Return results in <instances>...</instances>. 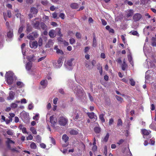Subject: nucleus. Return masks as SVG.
Segmentation results:
<instances>
[{"label":"nucleus","mask_w":156,"mask_h":156,"mask_svg":"<svg viewBox=\"0 0 156 156\" xmlns=\"http://www.w3.org/2000/svg\"><path fill=\"white\" fill-rule=\"evenodd\" d=\"M68 86L71 88L76 95L79 97H85V93L82 87L79 85L73 84L72 81H69L68 83Z\"/></svg>","instance_id":"1"},{"label":"nucleus","mask_w":156,"mask_h":156,"mask_svg":"<svg viewBox=\"0 0 156 156\" xmlns=\"http://www.w3.org/2000/svg\"><path fill=\"white\" fill-rule=\"evenodd\" d=\"M41 29L44 30V31H41V38H40V46L42 45L43 41H46L47 40V37L48 32V27L43 23H41L40 24Z\"/></svg>","instance_id":"2"},{"label":"nucleus","mask_w":156,"mask_h":156,"mask_svg":"<svg viewBox=\"0 0 156 156\" xmlns=\"http://www.w3.org/2000/svg\"><path fill=\"white\" fill-rule=\"evenodd\" d=\"M6 73L5 76L6 82L8 84L11 85L13 82L14 74L11 71H9Z\"/></svg>","instance_id":"3"},{"label":"nucleus","mask_w":156,"mask_h":156,"mask_svg":"<svg viewBox=\"0 0 156 156\" xmlns=\"http://www.w3.org/2000/svg\"><path fill=\"white\" fill-rule=\"evenodd\" d=\"M74 115L73 119L75 121H80L83 119L84 115L82 112L80 111L76 112L75 113Z\"/></svg>","instance_id":"4"},{"label":"nucleus","mask_w":156,"mask_h":156,"mask_svg":"<svg viewBox=\"0 0 156 156\" xmlns=\"http://www.w3.org/2000/svg\"><path fill=\"white\" fill-rule=\"evenodd\" d=\"M21 118L25 122H28L30 119L29 115L28 113L25 112H23L20 114Z\"/></svg>","instance_id":"5"},{"label":"nucleus","mask_w":156,"mask_h":156,"mask_svg":"<svg viewBox=\"0 0 156 156\" xmlns=\"http://www.w3.org/2000/svg\"><path fill=\"white\" fill-rule=\"evenodd\" d=\"M58 122L60 126H64L68 123V120L66 118L62 116L59 118Z\"/></svg>","instance_id":"6"},{"label":"nucleus","mask_w":156,"mask_h":156,"mask_svg":"<svg viewBox=\"0 0 156 156\" xmlns=\"http://www.w3.org/2000/svg\"><path fill=\"white\" fill-rule=\"evenodd\" d=\"M141 132L143 135L144 138L149 139L151 137L150 135L151 131L145 129H142L141 130Z\"/></svg>","instance_id":"7"},{"label":"nucleus","mask_w":156,"mask_h":156,"mask_svg":"<svg viewBox=\"0 0 156 156\" xmlns=\"http://www.w3.org/2000/svg\"><path fill=\"white\" fill-rule=\"evenodd\" d=\"M74 59L72 58L68 60L66 62V63L65 64V66L67 69L70 70L72 69L73 64L72 62L74 61Z\"/></svg>","instance_id":"8"},{"label":"nucleus","mask_w":156,"mask_h":156,"mask_svg":"<svg viewBox=\"0 0 156 156\" xmlns=\"http://www.w3.org/2000/svg\"><path fill=\"white\" fill-rule=\"evenodd\" d=\"M54 116V115H52L50 117V122L51 123L52 126L55 127L57 123V120L56 119Z\"/></svg>","instance_id":"9"},{"label":"nucleus","mask_w":156,"mask_h":156,"mask_svg":"<svg viewBox=\"0 0 156 156\" xmlns=\"http://www.w3.org/2000/svg\"><path fill=\"white\" fill-rule=\"evenodd\" d=\"M30 47L31 48H36L38 46V44L37 41H30L29 42Z\"/></svg>","instance_id":"10"},{"label":"nucleus","mask_w":156,"mask_h":156,"mask_svg":"<svg viewBox=\"0 0 156 156\" xmlns=\"http://www.w3.org/2000/svg\"><path fill=\"white\" fill-rule=\"evenodd\" d=\"M13 29H9V31L7 32V36L9 38H12L13 36Z\"/></svg>","instance_id":"11"},{"label":"nucleus","mask_w":156,"mask_h":156,"mask_svg":"<svg viewBox=\"0 0 156 156\" xmlns=\"http://www.w3.org/2000/svg\"><path fill=\"white\" fill-rule=\"evenodd\" d=\"M141 17V15L140 14L136 13L134 15L133 18L134 21H136L139 20Z\"/></svg>","instance_id":"12"},{"label":"nucleus","mask_w":156,"mask_h":156,"mask_svg":"<svg viewBox=\"0 0 156 156\" xmlns=\"http://www.w3.org/2000/svg\"><path fill=\"white\" fill-rule=\"evenodd\" d=\"M33 25L35 28H38L39 27V20L38 18H35L33 21Z\"/></svg>","instance_id":"13"},{"label":"nucleus","mask_w":156,"mask_h":156,"mask_svg":"<svg viewBox=\"0 0 156 156\" xmlns=\"http://www.w3.org/2000/svg\"><path fill=\"white\" fill-rule=\"evenodd\" d=\"M48 82L46 80H44L41 82V84L43 88H45L47 86Z\"/></svg>","instance_id":"14"},{"label":"nucleus","mask_w":156,"mask_h":156,"mask_svg":"<svg viewBox=\"0 0 156 156\" xmlns=\"http://www.w3.org/2000/svg\"><path fill=\"white\" fill-rule=\"evenodd\" d=\"M48 34L51 38H54L56 36V34H55V30H51L49 32Z\"/></svg>","instance_id":"15"},{"label":"nucleus","mask_w":156,"mask_h":156,"mask_svg":"<svg viewBox=\"0 0 156 156\" xmlns=\"http://www.w3.org/2000/svg\"><path fill=\"white\" fill-rule=\"evenodd\" d=\"M62 61L61 59H59L56 63L57 65L55 66V67L56 68H59L60 67L62 64Z\"/></svg>","instance_id":"16"},{"label":"nucleus","mask_w":156,"mask_h":156,"mask_svg":"<svg viewBox=\"0 0 156 156\" xmlns=\"http://www.w3.org/2000/svg\"><path fill=\"white\" fill-rule=\"evenodd\" d=\"M30 12L32 14H36L38 12V10L35 8L31 7L30 9Z\"/></svg>","instance_id":"17"},{"label":"nucleus","mask_w":156,"mask_h":156,"mask_svg":"<svg viewBox=\"0 0 156 156\" xmlns=\"http://www.w3.org/2000/svg\"><path fill=\"white\" fill-rule=\"evenodd\" d=\"M54 49L56 50V52L57 54H60L61 55L63 54V52L61 50L58 48V46H55L54 48Z\"/></svg>","instance_id":"18"},{"label":"nucleus","mask_w":156,"mask_h":156,"mask_svg":"<svg viewBox=\"0 0 156 156\" xmlns=\"http://www.w3.org/2000/svg\"><path fill=\"white\" fill-rule=\"evenodd\" d=\"M53 44V43L52 40H49L48 41V43L46 44L45 47L46 48H50L52 46Z\"/></svg>","instance_id":"19"},{"label":"nucleus","mask_w":156,"mask_h":156,"mask_svg":"<svg viewBox=\"0 0 156 156\" xmlns=\"http://www.w3.org/2000/svg\"><path fill=\"white\" fill-rule=\"evenodd\" d=\"M127 68V65L126 63V61L125 59L123 60V63L122 65V69L123 70H125Z\"/></svg>","instance_id":"20"},{"label":"nucleus","mask_w":156,"mask_h":156,"mask_svg":"<svg viewBox=\"0 0 156 156\" xmlns=\"http://www.w3.org/2000/svg\"><path fill=\"white\" fill-rule=\"evenodd\" d=\"M69 133L71 135H77L78 133V129H71Z\"/></svg>","instance_id":"21"},{"label":"nucleus","mask_w":156,"mask_h":156,"mask_svg":"<svg viewBox=\"0 0 156 156\" xmlns=\"http://www.w3.org/2000/svg\"><path fill=\"white\" fill-rule=\"evenodd\" d=\"M87 115L89 117L90 119H93L94 118V117L96 116L95 115L94 113L93 112H88Z\"/></svg>","instance_id":"22"},{"label":"nucleus","mask_w":156,"mask_h":156,"mask_svg":"<svg viewBox=\"0 0 156 156\" xmlns=\"http://www.w3.org/2000/svg\"><path fill=\"white\" fill-rule=\"evenodd\" d=\"M92 45L94 47H96L97 46V41L95 36H93Z\"/></svg>","instance_id":"23"},{"label":"nucleus","mask_w":156,"mask_h":156,"mask_svg":"<svg viewBox=\"0 0 156 156\" xmlns=\"http://www.w3.org/2000/svg\"><path fill=\"white\" fill-rule=\"evenodd\" d=\"M62 140L65 143H66L68 141L69 139V137L66 134H64L62 137Z\"/></svg>","instance_id":"24"},{"label":"nucleus","mask_w":156,"mask_h":156,"mask_svg":"<svg viewBox=\"0 0 156 156\" xmlns=\"http://www.w3.org/2000/svg\"><path fill=\"white\" fill-rule=\"evenodd\" d=\"M32 63L30 62H27L26 65V69L28 70H30L32 67Z\"/></svg>","instance_id":"25"},{"label":"nucleus","mask_w":156,"mask_h":156,"mask_svg":"<svg viewBox=\"0 0 156 156\" xmlns=\"http://www.w3.org/2000/svg\"><path fill=\"white\" fill-rule=\"evenodd\" d=\"M70 7L73 9H76L78 8L79 5L76 3H73L71 5Z\"/></svg>","instance_id":"26"},{"label":"nucleus","mask_w":156,"mask_h":156,"mask_svg":"<svg viewBox=\"0 0 156 156\" xmlns=\"http://www.w3.org/2000/svg\"><path fill=\"white\" fill-rule=\"evenodd\" d=\"M133 10L130 9L127 10V17H129L133 15Z\"/></svg>","instance_id":"27"},{"label":"nucleus","mask_w":156,"mask_h":156,"mask_svg":"<svg viewBox=\"0 0 156 156\" xmlns=\"http://www.w3.org/2000/svg\"><path fill=\"white\" fill-rule=\"evenodd\" d=\"M16 84V85L19 88H21L24 86V84L21 81L17 82Z\"/></svg>","instance_id":"28"},{"label":"nucleus","mask_w":156,"mask_h":156,"mask_svg":"<svg viewBox=\"0 0 156 156\" xmlns=\"http://www.w3.org/2000/svg\"><path fill=\"white\" fill-rule=\"evenodd\" d=\"M41 55L42 56L40 58V61L44 59L46 57V53L44 51H42V54Z\"/></svg>","instance_id":"29"},{"label":"nucleus","mask_w":156,"mask_h":156,"mask_svg":"<svg viewBox=\"0 0 156 156\" xmlns=\"http://www.w3.org/2000/svg\"><path fill=\"white\" fill-rule=\"evenodd\" d=\"M94 131L97 133H99L101 131V128L98 127H96L94 129Z\"/></svg>","instance_id":"30"},{"label":"nucleus","mask_w":156,"mask_h":156,"mask_svg":"<svg viewBox=\"0 0 156 156\" xmlns=\"http://www.w3.org/2000/svg\"><path fill=\"white\" fill-rule=\"evenodd\" d=\"M105 115V114H101L99 116V119L101 120L102 122H104L105 121V119L104 117Z\"/></svg>","instance_id":"31"},{"label":"nucleus","mask_w":156,"mask_h":156,"mask_svg":"<svg viewBox=\"0 0 156 156\" xmlns=\"http://www.w3.org/2000/svg\"><path fill=\"white\" fill-rule=\"evenodd\" d=\"M91 63L90 62L86 61L85 62V66L86 67L89 69H91L90 65Z\"/></svg>","instance_id":"32"},{"label":"nucleus","mask_w":156,"mask_h":156,"mask_svg":"<svg viewBox=\"0 0 156 156\" xmlns=\"http://www.w3.org/2000/svg\"><path fill=\"white\" fill-rule=\"evenodd\" d=\"M109 136V134L108 133H107L106 135L105 136L103 140V141L105 142H107Z\"/></svg>","instance_id":"33"},{"label":"nucleus","mask_w":156,"mask_h":156,"mask_svg":"<svg viewBox=\"0 0 156 156\" xmlns=\"http://www.w3.org/2000/svg\"><path fill=\"white\" fill-rule=\"evenodd\" d=\"M129 33L132 34L133 35L136 36L138 37L139 36V34L136 31H131Z\"/></svg>","instance_id":"34"},{"label":"nucleus","mask_w":156,"mask_h":156,"mask_svg":"<svg viewBox=\"0 0 156 156\" xmlns=\"http://www.w3.org/2000/svg\"><path fill=\"white\" fill-rule=\"evenodd\" d=\"M90 101H94V102L96 104H99V101H98L97 98H90Z\"/></svg>","instance_id":"35"},{"label":"nucleus","mask_w":156,"mask_h":156,"mask_svg":"<svg viewBox=\"0 0 156 156\" xmlns=\"http://www.w3.org/2000/svg\"><path fill=\"white\" fill-rule=\"evenodd\" d=\"M27 38L31 40H33L34 39V37L33 36L32 34H30L27 36Z\"/></svg>","instance_id":"36"},{"label":"nucleus","mask_w":156,"mask_h":156,"mask_svg":"<svg viewBox=\"0 0 156 156\" xmlns=\"http://www.w3.org/2000/svg\"><path fill=\"white\" fill-rule=\"evenodd\" d=\"M30 130L34 134H36L37 133L36 130L33 127H31L30 128Z\"/></svg>","instance_id":"37"},{"label":"nucleus","mask_w":156,"mask_h":156,"mask_svg":"<svg viewBox=\"0 0 156 156\" xmlns=\"http://www.w3.org/2000/svg\"><path fill=\"white\" fill-rule=\"evenodd\" d=\"M128 60L130 63L132 64V58L131 55H128Z\"/></svg>","instance_id":"38"},{"label":"nucleus","mask_w":156,"mask_h":156,"mask_svg":"<svg viewBox=\"0 0 156 156\" xmlns=\"http://www.w3.org/2000/svg\"><path fill=\"white\" fill-rule=\"evenodd\" d=\"M15 93L12 91H11L9 93V98H14Z\"/></svg>","instance_id":"39"},{"label":"nucleus","mask_w":156,"mask_h":156,"mask_svg":"<svg viewBox=\"0 0 156 156\" xmlns=\"http://www.w3.org/2000/svg\"><path fill=\"white\" fill-rule=\"evenodd\" d=\"M30 147L31 148L34 149L36 148V144L34 142L31 143L30 145Z\"/></svg>","instance_id":"40"},{"label":"nucleus","mask_w":156,"mask_h":156,"mask_svg":"<svg viewBox=\"0 0 156 156\" xmlns=\"http://www.w3.org/2000/svg\"><path fill=\"white\" fill-rule=\"evenodd\" d=\"M23 26H20L18 30V33L20 34H21L23 30Z\"/></svg>","instance_id":"41"},{"label":"nucleus","mask_w":156,"mask_h":156,"mask_svg":"<svg viewBox=\"0 0 156 156\" xmlns=\"http://www.w3.org/2000/svg\"><path fill=\"white\" fill-rule=\"evenodd\" d=\"M129 81H130V84L131 86H134L135 85V82L133 79H130Z\"/></svg>","instance_id":"42"},{"label":"nucleus","mask_w":156,"mask_h":156,"mask_svg":"<svg viewBox=\"0 0 156 156\" xmlns=\"http://www.w3.org/2000/svg\"><path fill=\"white\" fill-rule=\"evenodd\" d=\"M7 140L6 141V143L8 144H9L10 143H13L14 144V142L12 140H10V139L9 138H7Z\"/></svg>","instance_id":"43"},{"label":"nucleus","mask_w":156,"mask_h":156,"mask_svg":"<svg viewBox=\"0 0 156 156\" xmlns=\"http://www.w3.org/2000/svg\"><path fill=\"white\" fill-rule=\"evenodd\" d=\"M152 40L153 41L152 42V45L153 46L156 47V40L154 38H152Z\"/></svg>","instance_id":"44"},{"label":"nucleus","mask_w":156,"mask_h":156,"mask_svg":"<svg viewBox=\"0 0 156 156\" xmlns=\"http://www.w3.org/2000/svg\"><path fill=\"white\" fill-rule=\"evenodd\" d=\"M122 120L121 119H119L118 120V123H117V126H122Z\"/></svg>","instance_id":"45"},{"label":"nucleus","mask_w":156,"mask_h":156,"mask_svg":"<svg viewBox=\"0 0 156 156\" xmlns=\"http://www.w3.org/2000/svg\"><path fill=\"white\" fill-rule=\"evenodd\" d=\"M7 133L10 135H13V132L12 130H9L7 131Z\"/></svg>","instance_id":"46"},{"label":"nucleus","mask_w":156,"mask_h":156,"mask_svg":"<svg viewBox=\"0 0 156 156\" xmlns=\"http://www.w3.org/2000/svg\"><path fill=\"white\" fill-rule=\"evenodd\" d=\"M17 105L15 103H12L11 105V107L12 108H16L17 107Z\"/></svg>","instance_id":"47"},{"label":"nucleus","mask_w":156,"mask_h":156,"mask_svg":"<svg viewBox=\"0 0 156 156\" xmlns=\"http://www.w3.org/2000/svg\"><path fill=\"white\" fill-rule=\"evenodd\" d=\"M7 14L8 17L9 18H11L12 16L11 12V11L9 10H7Z\"/></svg>","instance_id":"48"},{"label":"nucleus","mask_w":156,"mask_h":156,"mask_svg":"<svg viewBox=\"0 0 156 156\" xmlns=\"http://www.w3.org/2000/svg\"><path fill=\"white\" fill-rule=\"evenodd\" d=\"M40 146L42 148L45 149L46 147V145L43 143H41L40 144Z\"/></svg>","instance_id":"49"},{"label":"nucleus","mask_w":156,"mask_h":156,"mask_svg":"<svg viewBox=\"0 0 156 156\" xmlns=\"http://www.w3.org/2000/svg\"><path fill=\"white\" fill-rule=\"evenodd\" d=\"M114 122V119L112 118H111L109 120V125L111 126Z\"/></svg>","instance_id":"50"},{"label":"nucleus","mask_w":156,"mask_h":156,"mask_svg":"<svg viewBox=\"0 0 156 156\" xmlns=\"http://www.w3.org/2000/svg\"><path fill=\"white\" fill-rule=\"evenodd\" d=\"M69 42L71 44H73L75 42V39L73 38H71L69 40Z\"/></svg>","instance_id":"51"},{"label":"nucleus","mask_w":156,"mask_h":156,"mask_svg":"<svg viewBox=\"0 0 156 156\" xmlns=\"http://www.w3.org/2000/svg\"><path fill=\"white\" fill-rule=\"evenodd\" d=\"M97 148V146L96 145H93L92 147V150L93 152H94L96 151Z\"/></svg>","instance_id":"52"},{"label":"nucleus","mask_w":156,"mask_h":156,"mask_svg":"<svg viewBox=\"0 0 156 156\" xmlns=\"http://www.w3.org/2000/svg\"><path fill=\"white\" fill-rule=\"evenodd\" d=\"M41 3L44 5H46L48 3V2L47 0H45L41 2Z\"/></svg>","instance_id":"53"},{"label":"nucleus","mask_w":156,"mask_h":156,"mask_svg":"<svg viewBox=\"0 0 156 156\" xmlns=\"http://www.w3.org/2000/svg\"><path fill=\"white\" fill-rule=\"evenodd\" d=\"M58 92L59 93L62 94H65V92L63 89L62 88H61L59 89Z\"/></svg>","instance_id":"54"},{"label":"nucleus","mask_w":156,"mask_h":156,"mask_svg":"<svg viewBox=\"0 0 156 156\" xmlns=\"http://www.w3.org/2000/svg\"><path fill=\"white\" fill-rule=\"evenodd\" d=\"M33 138V136L31 135H30L27 137V139L28 140H32Z\"/></svg>","instance_id":"55"},{"label":"nucleus","mask_w":156,"mask_h":156,"mask_svg":"<svg viewBox=\"0 0 156 156\" xmlns=\"http://www.w3.org/2000/svg\"><path fill=\"white\" fill-rule=\"evenodd\" d=\"M119 103H121L123 101V98H116Z\"/></svg>","instance_id":"56"},{"label":"nucleus","mask_w":156,"mask_h":156,"mask_svg":"<svg viewBox=\"0 0 156 156\" xmlns=\"http://www.w3.org/2000/svg\"><path fill=\"white\" fill-rule=\"evenodd\" d=\"M104 154L105 155V156L107 155V149L106 146H105L104 148V151L103 152Z\"/></svg>","instance_id":"57"},{"label":"nucleus","mask_w":156,"mask_h":156,"mask_svg":"<svg viewBox=\"0 0 156 156\" xmlns=\"http://www.w3.org/2000/svg\"><path fill=\"white\" fill-rule=\"evenodd\" d=\"M101 21L102 23V24L104 25L105 26L106 25L107 23V22L104 19H101Z\"/></svg>","instance_id":"58"},{"label":"nucleus","mask_w":156,"mask_h":156,"mask_svg":"<svg viewBox=\"0 0 156 156\" xmlns=\"http://www.w3.org/2000/svg\"><path fill=\"white\" fill-rule=\"evenodd\" d=\"M76 37L78 38H80L81 37V35L78 32L76 33Z\"/></svg>","instance_id":"59"},{"label":"nucleus","mask_w":156,"mask_h":156,"mask_svg":"<svg viewBox=\"0 0 156 156\" xmlns=\"http://www.w3.org/2000/svg\"><path fill=\"white\" fill-rule=\"evenodd\" d=\"M59 16V17L62 19H64L65 18V14L64 13H60Z\"/></svg>","instance_id":"60"},{"label":"nucleus","mask_w":156,"mask_h":156,"mask_svg":"<svg viewBox=\"0 0 156 156\" xmlns=\"http://www.w3.org/2000/svg\"><path fill=\"white\" fill-rule=\"evenodd\" d=\"M26 2L28 4H31L33 2V0H26Z\"/></svg>","instance_id":"61"},{"label":"nucleus","mask_w":156,"mask_h":156,"mask_svg":"<svg viewBox=\"0 0 156 156\" xmlns=\"http://www.w3.org/2000/svg\"><path fill=\"white\" fill-rule=\"evenodd\" d=\"M33 36L34 37V38H36L38 36V34L36 32H33L32 33Z\"/></svg>","instance_id":"62"},{"label":"nucleus","mask_w":156,"mask_h":156,"mask_svg":"<svg viewBox=\"0 0 156 156\" xmlns=\"http://www.w3.org/2000/svg\"><path fill=\"white\" fill-rule=\"evenodd\" d=\"M33 108V106L32 104H30L28 106V108L29 110L32 109Z\"/></svg>","instance_id":"63"},{"label":"nucleus","mask_w":156,"mask_h":156,"mask_svg":"<svg viewBox=\"0 0 156 156\" xmlns=\"http://www.w3.org/2000/svg\"><path fill=\"white\" fill-rule=\"evenodd\" d=\"M20 34V36L19 38V40H20V39L23 38L24 36V34L23 33H21Z\"/></svg>","instance_id":"64"}]
</instances>
